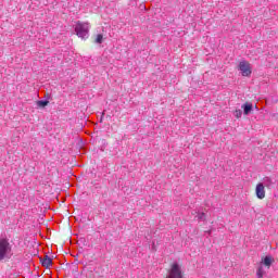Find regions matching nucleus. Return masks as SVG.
Instances as JSON below:
<instances>
[{
	"label": "nucleus",
	"instance_id": "obj_1",
	"mask_svg": "<svg viewBox=\"0 0 278 278\" xmlns=\"http://www.w3.org/2000/svg\"><path fill=\"white\" fill-rule=\"evenodd\" d=\"M10 260L12 257V244H10V240L8 238L0 237V262L5 260Z\"/></svg>",
	"mask_w": 278,
	"mask_h": 278
},
{
	"label": "nucleus",
	"instance_id": "obj_2",
	"mask_svg": "<svg viewBox=\"0 0 278 278\" xmlns=\"http://www.w3.org/2000/svg\"><path fill=\"white\" fill-rule=\"evenodd\" d=\"M75 33L78 38L86 40L90 34V23L88 22H77L75 26Z\"/></svg>",
	"mask_w": 278,
	"mask_h": 278
},
{
	"label": "nucleus",
	"instance_id": "obj_3",
	"mask_svg": "<svg viewBox=\"0 0 278 278\" xmlns=\"http://www.w3.org/2000/svg\"><path fill=\"white\" fill-rule=\"evenodd\" d=\"M167 278H184V273L181 271V266L178 263H173Z\"/></svg>",
	"mask_w": 278,
	"mask_h": 278
},
{
	"label": "nucleus",
	"instance_id": "obj_4",
	"mask_svg": "<svg viewBox=\"0 0 278 278\" xmlns=\"http://www.w3.org/2000/svg\"><path fill=\"white\" fill-rule=\"evenodd\" d=\"M239 71H241V75L243 77H251V73H253V71L251 70V63L247 61H241L239 63Z\"/></svg>",
	"mask_w": 278,
	"mask_h": 278
},
{
	"label": "nucleus",
	"instance_id": "obj_5",
	"mask_svg": "<svg viewBox=\"0 0 278 278\" xmlns=\"http://www.w3.org/2000/svg\"><path fill=\"white\" fill-rule=\"evenodd\" d=\"M256 197L257 199H264L266 197V190L264 189V184L262 182L256 185Z\"/></svg>",
	"mask_w": 278,
	"mask_h": 278
},
{
	"label": "nucleus",
	"instance_id": "obj_6",
	"mask_svg": "<svg viewBox=\"0 0 278 278\" xmlns=\"http://www.w3.org/2000/svg\"><path fill=\"white\" fill-rule=\"evenodd\" d=\"M242 110H243V114L245 116H249V114H251V112H253V104L250 102H245L244 104H242Z\"/></svg>",
	"mask_w": 278,
	"mask_h": 278
},
{
	"label": "nucleus",
	"instance_id": "obj_7",
	"mask_svg": "<svg viewBox=\"0 0 278 278\" xmlns=\"http://www.w3.org/2000/svg\"><path fill=\"white\" fill-rule=\"evenodd\" d=\"M275 262V260L273 258V256L267 255L262 260L261 264H264V266H267L268 268H270V266H273V263Z\"/></svg>",
	"mask_w": 278,
	"mask_h": 278
},
{
	"label": "nucleus",
	"instance_id": "obj_8",
	"mask_svg": "<svg viewBox=\"0 0 278 278\" xmlns=\"http://www.w3.org/2000/svg\"><path fill=\"white\" fill-rule=\"evenodd\" d=\"M41 264L45 268H49V266H51L53 264V260H51V257H49V255H46L42 260H41Z\"/></svg>",
	"mask_w": 278,
	"mask_h": 278
},
{
	"label": "nucleus",
	"instance_id": "obj_9",
	"mask_svg": "<svg viewBox=\"0 0 278 278\" xmlns=\"http://www.w3.org/2000/svg\"><path fill=\"white\" fill-rule=\"evenodd\" d=\"M273 179L268 178V177H265L263 179V186H265V188H273Z\"/></svg>",
	"mask_w": 278,
	"mask_h": 278
},
{
	"label": "nucleus",
	"instance_id": "obj_10",
	"mask_svg": "<svg viewBox=\"0 0 278 278\" xmlns=\"http://www.w3.org/2000/svg\"><path fill=\"white\" fill-rule=\"evenodd\" d=\"M266 275V271L264 270V267L261 265L256 270V277H264Z\"/></svg>",
	"mask_w": 278,
	"mask_h": 278
},
{
	"label": "nucleus",
	"instance_id": "obj_11",
	"mask_svg": "<svg viewBox=\"0 0 278 278\" xmlns=\"http://www.w3.org/2000/svg\"><path fill=\"white\" fill-rule=\"evenodd\" d=\"M38 108H47L49 105V100H39L37 101Z\"/></svg>",
	"mask_w": 278,
	"mask_h": 278
},
{
	"label": "nucleus",
	"instance_id": "obj_12",
	"mask_svg": "<svg viewBox=\"0 0 278 278\" xmlns=\"http://www.w3.org/2000/svg\"><path fill=\"white\" fill-rule=\"evenodd\" d=\"M97 45H102L103 43V36L101 34L97 35V38L94 40Z\"/></svg>",
	"mask_w": 278,
	"mask_h": 278
},
{
	"label": "nucleus",
	"instance_id": "obj_13",
	"mask_svg": "<svg viewBox=\"0 0 278 278\" xmlns=\"http://www.w3.org/2000/svg\"><path fill=\"white\" fill-rule=\"evenodd\" d=\"M195 218H198V220H203V222H205V213H198V215L195 216Z\"/></svg>",
	"mask_w": 278,
	"mask_h": 278
},
{
	"label": "nucleus",
	"instance_id": "obj_14",
	"mask_svg": "<svg viewBox=\"0 0 278 278\" xmlns=\"http://www.w3.org/2000/svg\"><path fill=\"white\" fill-rule=\"evenodd\" d=\"M233 114L236 118H242V110H236Z\"/></svg>",
	"mask_w": 278,
	"mask_h": 278
}]
</instances>
